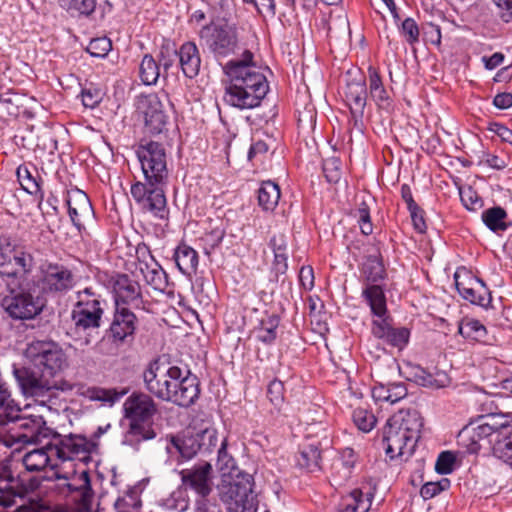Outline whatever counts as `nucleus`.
I'll return each instance as SVG.
<instances>
[{
	"label": "nucleus",
	"mask_w": 512,
	"mask_h": 512,
	"mask_svg": "<svg viewBox=\"0 0 512 512\" xmlns=\"http://www.w3.org/2000/svg\"><path fill=\"white\" fill-rule=\"evenodd\" d=\"M124 416L129 420V428L125 432L122 444L138 449L143 441L156 437L154 429L145 425L158 412L153 398L143 392H133L124 402Z\"/></svg>",
	"instance_id": "1"
},
{
	"label": "nucleus",
	"mask_w": 512,
	"mask_h": 512,
	"mask_svg": "<svg viewBox=\"0 0 512 512\" xmlns=\"http://www.w3.org/2000/svg\"><path fill=\"white\" fill-rule=\"evenodd\" d=\"M7 287L8 294L2 298L1 307L13 320H33L46 308L48 299L32 280Z\"/></svg>",
	"instance_id": "2"
},
{
	"label": "nucleus",
	"mask_w": 512,
	"mask_h": 512,
	"mask_svg": "<svg viewBox=\"0 0 512 512\" xmlns=\"http://www.w3.org/2000/svg\"><path fill=\"white\" fill-rule=\"evenodd\" d=\"M135 310L131 307L113 306L109 326L98 344L101 352H104L102 347L106 342L110 345L105 351L106 354H114L113 350L134 344L140 326V319Z\"/></svg>",
	"instance_id": "3"
},
{
	"label": "nucleus",
	"mask_w": 512,
	"mask_h": 512,
	"mask_svg": "<svg viewBox=\"0 0 512 512\" xmlns=\"http://www.w3.org/2000/svg\"><path fill=\"white\" fill-rule=\"evenodd\" d=\"M76 303L71 311V320L77 331L98 329L103 322L106 299L92 287L76 292Z\"/></svg>",
	"instance_id": "4"
},
{
	"label": "nucleus",
	"mask_w": 512,
	"mask_h": 512,
	"mask_svg": "<svg viewBox=\"0 0 512 512\" xmlns=\"http://www.w3.org/2000/svg\"><path fill=\"white\" fill-rule=\"evenodd\" d=\"M168 181L144 178L131 185L130 193L138 207L159 219H167L166 187Z\"/></svg>",
	"instance_id": "5"
},
{
	"label": "nucleus",
	"mask_w": 512,
	"mask_h": 512,
	"mask_svg": "<svg viewBox=\"0 0 512 512\" xmlns=\"http://www.w3.org/2000/svg\"><path fill=\"white\" fill-rule=\"evenodd\" d=\"M222 69L230 80L226 87H253L259 94L269 91L268 81L265 75L257 70L254 54L250 50H245L241 59L228 61Z\"/></svg>",
	"instance_id": "6"
},
{
	"label": "nucleus",
	"mask_w": 512,
	"mask_h": 512,
	"mask_svg": "<svg viewBox=\"0 0 512 512\" xmlns=\"http://www.w3.org/2000/svg\"><path fill=\"white\" fill-rule=\"evenodd\" d=\"M199 37L216 60L232 56L238 50L239 38L234 25L211 22L201 28Z\"/></svg>",
	"instance_id": "7"
},
{
	"label": "nucleus",
	"mask_w": 512,
	"mask_h": 512,
	"mask_svg": "<svg viewBox=\"0 0 512 512\" xmlns=\"http://www.w3.org/2000/svg\"><path fill=\"white\" fill-rule=\"evenodd\" d=\"M26 357L39 373L53 378L66 366V355L62 348L52 341H36L26 349Z\"/></svg>",
	"instance_id": "8"
},
{
	"label": "nucleus",
	"mask_w": 512,
	"mask_h": 512,
	"mask_svg": "<svg viewBox=\"0 0 512 512\" xmlns=\"http://www.w3.org/2000/svg\"><path fill=\"white\" fill-rule=\"evenodd\" d=\"M105 285L111 291L113 306L144 309L142 287L140 283L126 273L113 271L105 273Z\"/></svg>",
	"instance_id": "9"
},
{
	"label": "nucleus",
	"mask_w": 512,
	"mask_h": 512,
	"mask_svg": "<svg viewBox=\"0 0 512 512\" xmlns=\"http://www.w3.org/2000/svg\"><path fill=\"white\" fill-rule=\"evenodd\" d=\"M50 438L53 442L48 443V449L61 462L75 459L87 462L91 459L90 455L96 448V444L82 434L61 435L53 430Z\"/></svg>",
	"instance_id": "10"
},
{
	"label": "nucleus",
	"mask_w": 512,
	"mask_h": 512,
	"mask_svg": "<svg viewBox=\"0 0 512 512\" xmlns=\"http://www.w3.org/2000/svg\"><path fill=\"white\" fill-rule=\"evenodd\" d=\"M136 155L144 178L168 181L167 153L162 143L141 139L136 147Z\"/></svg>",
	"instance_id": "11"
},
{
	"label": "nucleus",
	"mask_w": 512,
	"mask_h": 512,
	"mask_svg": "<svg viewBox=\"0 0 512 512\" xmlns=\"http://www.w3.org/2000/svg\"><path fill=\"white\" fill-rule=\"evenodd\" d=\"M14 377L26 397H33L37 402L45 403L56 397L57 386L51 378L44 376L34 368L13 366Z\"/></svg>",
	"instance_id": "12"
},
{
	"label": "nucleus",
	"mask_w": 512,
	"mask_h": 512,
	"mask_svg": "<svg viewBox=\"0 0 512 512\" xmlns=\"http://www.w3.org/2000/svg\"><path fill=\"white\" fill-rule=\"evenodd\" d=\"M167 375L174 380L169 402L184 408L195 404L201 392L199 378L189 369L183 370L178 366L169 367Z\"/></svg>",
	"instance_id": "13"
},
{
	"label": "nucleus",
	"mask_w": 512,
	"mask_h": 512,
	"mask_svg": "<svg viewBox=\"0 0 512 512\" xmlns=\"http://www.w3.org/2000/svg\"><path fill=\"white\" fill-rule=\"evenodd\" d=\"M47 297L48 294H63L74 286V274L65 265L59 263H48L41 269V277L32 280Z\"/></svg>",
	"instance_id": "14"
},
{
	"label": "nucleus",
	"mask_w": 512,
	"mask_h": 512,
	"mask_svg": "<svg viewBox=\"0 0 512 512\" xmlns=\"http://www.w3.org/2000/svg\"><path fill=\"white\" fill-rule=\"evenodd\" d=\"M9 421L15 424L18 432L11 435L15 442L23 444H37L43 439L50 438L53 429L46 425V421L40 415L19 416L13 413V416H6Z\"/></svg>",
	"instance_id": "15"
},
{
	"label": "nucleus",
	"mask_w": 512,
	"mask_h": 512,
	"mask_svg": "<svg viewBox=\"0 0 512 512\" xmlns=\"http://www.w3.org/2000/svg\"><path fill=\"white\" fill-rule=\"evenodd\" d=\"M394 426L390 417L382 431L381 441L387 457L391 460L402 456L410 457L415 452L416 440Z\"/></svg>",
	"instance_id": "16"
},
{
	"label": "nucleus",
	"mask_w": 512,
	"mask_h": 512,
	"mask_svg": "<svg viewBox=\"0 0 512 512\" xmlns=\"http://www.w3.org/2000/svg\"><path fill=\"white\" fill-rule=\"evenodd\" d=\"M183 486L193 490L198 499L207 498L212 492V466L208 462L194 465L180 471Z\"/></svg>",
	"instance_id": "17"
},
{
	"label": "nucleus",
	"mask_w": 512,
	"mask_h": 512,
	"mask_svg": "<svg viewBox=\"0 0 512 512\" xmlns=\"http://www.w3.org/2000/svg\"><path fill=\"white\" fill-rule=\"evenodd\" d=\"M494 420L491 415H482L477 420L471 421L466 425L458 435L459 442L466 443L467 450L470 453H477L480 450L479 442L483 439L498 434V427L489 422Z\"/></svg>",
	"instance_id": "18"
},
{
	"label": "nucleus",
	"mask_w": 512,
	"mask_h": 512,
	"mask_svg": "<svg viewBox=\"0 0 512 512\" xmlns=\"http://www.w3.org/2000/svg\"><path fill=\"white\" fill-rule=\"evenodd\" d=\"M141 112L144 115L146 132L157 135L166 130L168 115L164 111V105L155 94L145 96L141 100Z\"/></svg>",
	"instance_id": "19"
},
{
	"label": "nucleus",
	"mask_w": 512,
	"mask_h": 512,
	"mask_svg": "<svg viewBox=\"0 0 512 512\" xmlns=\"http://www.w3.org/2000/svg\"><path fill=\"white\" fill-rule=\"evenodd\" d=\"M454 279L455 287L464 300L483 308H487L490 305L492 301L491 292L481 279L468 276L460 281L457 273L454 275Z\"/></svg>",
	"instance_id": "20"
},
{
	"label": "nucleus",
	"mask_w": 512,
	"mask_h": 512,
	"mask_svg": "<svg viewBox=\"0 0 512 512\" xmlns=\"http://www.w3.org/2000/svg\"><path fill=\"white\" fill-rule=\"evenodd\" d=\"M158 361L151 362L143 372L145 388L149 393L162 401L169 402L173 390L174 380L167 375V371L159 374Z\"/></svg>",
	"instance_id": "21"
},
{
	"label": "nucleus",
	"mask_w": 512,
	"mask_h": 512,
	"mask_svg": "<svg viewBox=\"0 0 512 512\" xmlns=\"http://www.w3.org/2000/svg\"><path fill=\"white\" fill-rule=\"evenodd\" d=\"M66 204L68 214L79 232L84 229V221L94 216V210L88 195L75 188L67 191Z\"/></svg>",
	"instance_id": "22"
},
{
	"label": "nucleus",
	"mask_w": 512,
	"mask_h": 512,
	"mask_svg": "<svg viewBox=\"0 0 512 512\" xmlns=\"http://www.w3.org/2000/svg\"><path fill=\"white\" fill-rule=\"evenodd\" d=\"M254 478L246 472H238L231 481L223 486L221 500L227 501H247L253 499L258 501L257 494L254 492Z\"/></svg>",
	"instance_id": "23"
},
{
	"label": "nucleus",
	"mask_w": 512,
	"mask_h": 512,
	"mask_svg": "<svg viewBox=\"0 0 512 512\" xmlns=\"http://www.w3.org/2000/svg\"><path fill=\"white\" fill-rule=\"evenodd\" d=\"M371 326L372 335L391 347L402 350L409 343L410 330L406 327H392L388 317L373 320Z\"/></svg>",
	"instance_id": "24"
},
{
	"label": "nucleus",
	"mask_w": 512,
	"mask_h": 512,
	"mask_svg": "<svg viewBox=\"0 0 512 512\" xmlns=\"http://www.w3.org/2000/svg\"><path fill=\"white\" fill-rule=\"evenodd\" d=\"M377 490V484L372 479L364 480L360 486L353 489L341 504V508L349 512H368Z\"/></svg>",
	"instance_id": "25"
},
{
	"label": "nucleus",
	"mask_w": 512,
	"mask_h": 512,
	"mask_svg": "<svg viewBox=\"0 0 512 512\" xmlns=\"http://www.w3.org/2000/svg\"><path fill=\"white\" fill-rule=\"evenodd\" d=\"M367 97L368 92L365 79L352 80L347 83L345 98L349 105L351 121H353L354 126L362 123Z\"/></svg>",
	"instance_id": "26"
},
{
	"label": "nucleus",
	"mask_w": 512,
	"mask_h": 512,
	"mask_svg": "<svg viewBox=\"0 0 512 512\" xmlns=\"http://www.w3.org/2000/svg\"><path fill=\"white\" fill-rule=\"evenodd\" d=\"M268 92L259 94L256 89L251 87H226L224 101L230 106L238 109H252L258 107Z\"/></svg>",
	"instance_id": "27"
},
{
	"label": "nucleus",
	"mask_w": 512,
	"mask_h": 512,
	"mask_svg": "<svg viewBox=\"0 0 512 512\" xmlns=\"http://www.w3.org/2000/svg\"><path fill=\"white\" fill-rule=\"evenodd\" d=\"M174 54L179 59V66L183 74L190 79L197 77L201 68V55L194 41H186L179 49H174Z\"/></svg>",
	"instance_id": "28"
},
{
	"label": "nucleus",
	"mask_w": 512,
	"mask_h": 512,
	"mask_svg": "<svg viewBox=\"0 0 512 512\" xmlns=\"http://www.w3.org/2000/svg\"><path fill=\"white\" fill-rule=\"evenodd\" d=\"M76 470L74 469L71 473L65 472L60 473L59 471L54 472L55 479H64L69 480L73 479L74 483H67L66 487L70 493L78 492L81 497V503L83 506H89L93 497V489L91 486L90 474L89 470L84 469L79 472V475H76Z\"/></svg>",
	"instance_id": "29"
},
{
	"label": "nucleus",
	"mask_w": 512,
	"mask_h": 512,
	"mask_svg": "<svg viewBox=\"0 0 512 512\" xmlns=\"http://www.w3.org/2000/svg\"><path fill=\"white\" fill-rule=\"evenodd\" d=\"M136 254L139 260L147 255L155 262L152 268L149 267L148 263H145L146 272L142 267L140 270L148 285L152 286L155 290L164 291L168 286V275L161 265L156 262L149 247L145 243L138 244Z\"/></svg>",
	"instance_id": "30"
},
{
	"label": "nucleus",
	"mask_w": 512,
	"mask_h": 512,
	"mask_svg": "<svg viewBox=\"0 0 512 512\" xmlns=\"http://www.w3.org/2000/svg\"><path fill=\"white\" fill-rule=\"evenodd\" d=\"M359 270L363 277L364 285L379 284L387 278L383 257L379 249L363 257Z\"/></svg>",
	"instance_id": "31"
},
{
	"label": "nucleus",
	"mask_w": 512,
	"mask_h": 512,
	"mask_svg": "<svg viewBox=\"0 0 512 512\" xmlns=\"http://www.w3.org/2000/svg\"><path fill=\"white\" fill-rule=\"evenodd\" d=\"M369 95L378 109L391 111L394 107L393 99L385 88L379 70L370 65L368 67Z\"/></svg>",
	"instance_id": "32"
},
{
	"label": "nucleus",
	"mask_w": 512,
	"mask_h": 512,
	"mask_svg": "<svg viewBox=\"0 0 512 512\" xmlns=\"http://www.w3.org/2000/svg\"><path fill=\"white\" fill-rule=\"evenodd\" d=\"M16 175L21 188L38 198L40 204L44 199V192L42 190L43 180L39 176L38 169L32 164H21L16 170Z\"/></svg>",
	"instance_id": "33"
},
{
	"label": "nucleus",
	"mask_w": 512,
	"mask_h": 512,
	"mask_svg": "<svg viewBox=\"0 0 512 512\" xmlns=\"http://www.w3.org/2000/svg\"><path fill=\"white\" fill-rule=\"evenodd\" d=\"M361 296L370 307L372 315L378 319L386 318L388 310L384 285L380 283L364 285Z\"/></svg>",
	"instance_id": "34"
},
{
	"label": "nucleus",
	"mask_w": 512,
	"mask_h": 512,
	"mask_svg": "<svg viewBox=\"0 0 512 512\" xmlns=\"http://www.w3.org/2000/svg\"><path fill=\"white\" fill-rule=\"evenodd\" d=\"M394 427L402 429L409 437L418 442L423 427V420L416 410L399 411L391 416Z\"/></svg>",
	"instance_id": "35"
},
{
	"label": "nucleus",
	"mask_w": 512,
	"mask_h": 512,
	"mask_svg": "<svg viewBox=\"0 0 512 512\" xmlns=\"http://www.w3.org/2000/svg\"><path fill=\"white\" fill-rule=\"evenodd\" d=\"M52 456L54 453L48 449V444L45 447L34 449L27 452L22 459L25 469L29 472H39L50 466L52 470L58 471V464L54 463Z\"/></svg>",
	"instance_id": "36"
},
{
	"label": "nucleus",
	"mask_w": 512,
	"mask_h": 512,
	"mask_svg": "<svg viewBox=\"0 0 512 512\" xmlns=\"http://www.w3.org/2000/svg\"><path fill=\"white\" fill-rule=\"evenodd\" d=\"M173 259L183 275L191 276L196 273L199 263L198 253L184 241L175 248Z\"/></svg>",
	"instance_id": "37"
},
{
	"label": "nucleus",
	"mask_w": 512,
	"mask_h": 512,
	"mask_svg": "<svg viewBox=\"0 0 512 512\" xmlns=\"http://www.w3.org/2000/svg\"><path fill=\"white\" fill-rule=\"evenodd\" d=\"M168 453L177 452L183 459H191L198 452H201V443L198 433L194 435L170 436L169 444L166 446Z\"/></svg>",
	"instance_id": "38"
},
{
	"label": "nucleus",
	"mask_w": 512,
	"mask_h": 512,
	"mask_svg": "<svg viewBox=\"0 0 512 512\" xmlns=\"http://www.w3.org/2000/svg\"><path fill=\"white\" fill-rule=\"evenodd\" d=\"M407 393V387L403 382H389L387 384L376 382L372 388V397L376 402L394 404L405 398Z\"/></svg>",
	"instance_id": "39"
},
{
	"label": "nucleus",
	"mask_w": 512,
	"mask_h": 512,
	"mask_svg": "<svg viewBox=\"0 0 512 512\" xmlns=\"http://www.w3.org/2000/svg\"><path fill=\"white\" fill-rule=\"evenodd\" d=\"M296 464L299 468L308 472H315L321 469L322 460L319 442L303 444L295 456Z\"/></svg>",
	"instance_id": "40"
},
{
	"label": "nucleus",
	"mask_w": 512,
	"mask_h": 512,
	"mask_svg": "<svg viewBox=\"0 0 512 512\" xmlns=\"http://www.w3.org/2000/svg\"><path fill=\"white\" fill-rule=\"evenodd\" d=\"M280 196V187L276 182L272 180L262 181L257 189L258 206L262 211L272 213L279 203Z\"/></svg>",
	"instance_id": "41"
},
{
	"label": "nucleus",
	"mask_w": 512,
	"mask_h": 512,
	"mask_svg": "<svg viewBox=\"0 0 512 512\" xmlns=\"http://www.w3.org/2000/svg\"><path fill=\"white\" fill-rule=\"evenodd\" d=\"M280 324V316L276 313L265 312L259 324L255 327L256 338L265 345H271L277 339V329Z\"/></svg>",
	"instance_id": "42"
},
{
	"label": "nucleus",
	"mask_w": 512,
	"mask_h": 512,
	"mask_svg": "<svg viewBox=\"0 0 512 512\" xmlns=\"http://www.w3.org/2000/svg\"><path fill=\"white\" fill-rule=\"evenodd\" d=\"M494 455L512 465V427L502 426L493 446Z\"/></svg>",
	"instance_id": "43"
},
{
	"label": "nucleus",
	"mask_w": 512,
	"mask_h": 512,
	"mask_svg": "<svg viewBox=\"0 0 512 512\" xmlns=\"http://www.w3.org/2000/svg\"><path fill=\"white\" fill-rule=\"evenodd\" d=\"M12 264L15 274L9 277L16 278L19 274H30L36 263L31 251L27 250L24 246L18 247L15 245V250L12 251Z\"/></svg>",
	"instance_id": "44"
},
{
	"label": "nucleus",
	"mask_w": 512,
	"mask_h": 512,
	"mask_svg": "<svg viewBox=\"0 0 512 512\" xmlns=\"http://www.w3.org/2000/svg\"><path fill=\"white\" fill-rule=\"evenodd\" d=\"M507 212L500 206L488 208L482 212V221L494 233L506 231L510 223L506 222Z\"/></svg>",
	"instance_id": "45"
},
{
	"label": "nucleus",
	"mask_w": 512,
	"mask_h": 512,
	"mask_svg": "<svg viewBox=\"0 0 512 512\" xmlns=\"http://www.w3.org/2000/svg\"><path fill=\"white\" fill-rule=\"evenodd\" d=\"M15 250L12 237L8 234H0V275H14L12 264V251Z\"/></svg>",
	"instance_id": "46"
},
{
	"label": "nucleus",
	"mask_w": 512,
	"mask_h": 512,
	"mask_svg": "<svg viewBox=\"0 0 512 512\" xmlns=\"http://www.w3.org/2000/svg\"><path fill=\"white\" fill-rule=\"evenodd\" d=\"M162 75L156 59L150 55L145 54L139 66V77L144 85H155Z\"/></svg>",
	"instance_id": "47"
},
{
	"label": "nucleus",
	"mask_w": 512,
	"mask_h": 512,
	"mask_svg": "<svg viewBox=\"0 0 512 512\" xmlns=\"http://www.w3.org/2000/svg\"><path fill=\"white\" fill-rule=\"evenodd\" d=\"M0 483L12 496L24 497L27 493V488L14 477L8 465H0Z\"/></svg>",
	"instance_id": "48"
},
{
	"label": "nucleus",
	"mask_w": 512,
	"mask_h": 512,
	"mask_svg": "<svg viewBox=\"0 0 512 512\" xmlns=\"http://www.w3.org/2000/svg\"><path fill=\"white\" fill-rule=\"evenodd\" d=\"M459 333L472 341H483L487 335L486 327L476 319H465L459 324Z\"/></svg>",
	"instance_id": "49"
},
{
	"label": "nucleus",
	"mask_w": 512,
	"mask_h": 512,
	"mask_svg": "<svg viewBox=\"0 0 512 512\" xmlns=\"http://www.w3.org/2000/svg\"><path fill=\"white\" fill-rule=\"evenodd\" d=\"M127 390L117 391V389H106L100 387H93L87 390V396L93 401H100L113 405L115 402L120 400Z\"/></svg>",
	"instance_id": "50"
},
{
	"label": "nucleus",
	"mask_w": 512,
	"mask_h": 512,
	"mask_svg": "<svg viewBox=\"0 0 512 512\" xmlns=\"http://www.w3.org/2000/svg\"><path fill=\"white\" fill-rule=\"evenodd\" d=\"M352 419L357 428L362 432H370L377 422L374 414L362 407L353 410Z\"/></svg>",
	"instance_id": "51"
},
{
	"label": "nucleus",
	"mask_w": 512,
	"mask_h": 512,
	"mask_svg": "<svg viewBox=\"0 0 512 512\" xmlns=\"http://www.w3.org/2000/svg\"><path fill=\"white\" fill-rule=\"evenodd\" d=\"M354 217L357 219L360 231L364 236H369L373 233V223L370 215V208L365 201H362L354 212Z\"/></svg>",
	"instance_id": "52"
},
{
	"label": "nucleus",
	"mask_w": 512,
	"mask_h": 512,
	"mask_svg": "<svg viewBox=\"0 0 512 512\" xmlns=\"http://www.w3.org/2000/svg\"><path fill=\"white\" fill-rule=\"evenodd\" d=\"M226 235V229L222 221H217L215 224L210 223L209 229L206 231L204 236L205 244L214 250L218 248Z\"/></svg>",
	"instance_id": "53"
},
{
	"label": "nucleus",
	"mask_w": 512,
	"mask_h": 512,
	"mask_svg": "<svg viewBox=\"0 0 512 512\" xmlns=\"http://www.w3.org/2000/svg\"><path fill=\"white\" fill-rule=\"evenodd\" d=\"M398 28L400 34L409 45L413 46L419 42L420 29L413 18L407 17L401 22V25H399Z\"/></svg>",
	"instance_id": "54"
},
{
	"label": "nucleus",
	"mask_w": 512,
	"mask_h": 512,
	"mask_svg": "<svg viewBox=\"0 0 512 512\" xmlns=\"http://www.w3.org/2000/svg\"><path fill=\"white\" fill-rule=\"evenodd\" d=\"M463 206L469 211H477L483 206V200L471 186L459 189Z\"/></svg>",
	"instance_id": "55"
},
{
	"label": "nucleus",
	"mask_w": 512,
	"mask_h": 512,
	"mask_svg": "<svg viewBox=\"0 0 512 512\" xmlns=\"http://www.w3.org/2000/svg\"><path fill=\"white\" fill-rule=\"evenodd\" d=\"M68 12L90 16L96 9L97 0H63Z\"/></svg>",
	"instance_id": "56"
},
{
	"label": "nucleus",
	"mask_w": 512,
	"mask_h": 512,
	"mask_svg": "<svg viewBox=\"0 0 512 512\" xmlns=\"http://www.w3.org/2000/svg\"><path fill=\"white\" fill-rule=\"evenodd\" d=\"M323 174L329 183L336 184L341 179V161L337 157H330L323 161Z\"/></svg>",
	"instance_id": "57"
},
{
	"label": "nucleus",
	"mask_w": 512,
	"mask_h": 512,
	"mask_svg": "<svg viewBox=\"0 0 512 512\" xmlns=\"http://www.w3.org/2000/svg\"><path fill=\"white\" fill-rule=\"evenodd\" d=\"M0 410L6 416H13V413L21 411L18 404L12 399L11 392L5 382H0Z\"/></svg>",
	"instance_id": "58"
},
{
	"label": "nucleus",
	"mask_w": 512,
	"mask_h": 512,
	"mask_svg": "<svg viewBox=\"0 0 512 512\" xmlns=\"http://www.w3.org/2000/svg\"><path fill=\"white\" fill-rule=\"evenodd\" d=\"M112 49V42L107 37L94 38L89 42L87 52L96 58H104Z\"/></svg>",
	"instance_id": "59"
},
{
	"label": "nucleus",
	"mask_w": 512,
	"mask_h": 512,
	"mask_svg": "<svg viewBox=\"0 0 512 512\" xmlns=\"http://www.w3.org/2000/svg\"><path fill=\"white\" fill-rule=\"evenodd\" d=\"M450 480L448 478H442L437 482H427L420 489V495L424 500H429L442 491L450 488Z\"/></svg>",
	"instance_id": "60"
},
{
	"label": "nucleus",
	"mask_w": 512,
	"mask_h": 512,
	"mask_svg": "<svg viewBox=\"0 0 512 512\" xmlns=\"http://www.w3.org/2000/svg\"><path fill=\"white\" fill-rule=\"evenodd\" d=\"M23 96L13 89H7L2 105L6 108L9 115L17 116L20 113V107L23 106Z\"/></svg>",
	"instance_id": "61"
},
{
	"label": "nucleus",
	"mask_w": 512,
	"mask_h": 512,
	"mask_svg": "<svg viewBox=\"0 0 512 512\" xmlns=\"http://www.w3.org/2000/svg\"><path fill=\"white\" fill-rule=\"evenodd\" d=\"M284 383L278 379H273L270 381L267 387V397L269 401L276 407L280 408V406L284 402Z\"/></svg>",
	"instance_id": "62"
},
{
	"label": "nucleus",
	"mask_w": 512,
	"mask_h": 512,
	"mask_svg": "<svg viewBox=\"0 0 512 512\" xmlns=\"http://www.w3.org/2000/svg\"><path fill=\"white\" fill-rule=\"evenodd\" d=\"M456 461V456L451 451H443L439 454L436 464L435 470L438 474L447 475L453 472L454 465Z\"/></svg>",
	"instance_id": "63"
},
{
	"label": "nucleus",
	"mask_w": 512,
	"mask_h": 512,
	"mask_svg": "<svg viewBox=\"0 0 512 512\" xmlns=\"http://www.w3.org/2000/svg\"><path fill=\"white\" fill-rule=\"evenodd\" d=\"M269 151V145L263 140L254 141L248 151L247 158L253 164L263 162Z\"/></svg>",
	"instance_id": "64"
}]
</instances>
